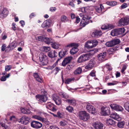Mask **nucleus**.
I'll list each match as a JSON object with an SVG mask.
<instances>
[{
	"label": "nucleus",
	"mask_w": 129,
	"mask_h": 129,
	"mask_svg": "<svg viewBox=\"0 0 129 129\" xmlns=\"http://www.w3.org/2000/svg\"><path fill=\"white\" fill-rule=\"evenodd\" d=\"M111 108L113 109L118 111H122L123 108L120 105H117L115 104H112L110 105Z\"/></svg>",
	"instance_id": "nucleus-9"
},
{
	"label": "nucleus",
	"mask_w": 129,
	"mask_h": 129,
	"mask_svg": "<svg viewBox=\"0 0 129 129\" xmlns=\"http://www.w3.org/2000/svg\"><path fill=\"white\" fill-rule=\"evenodd\" d=\"M53 100L54 101H56L57 99L59 98L58 95L56 94H54L52 96Z\"/></svg>",
	"instance_id": "nucleus-43"
},
{
	"label": "nucleus",
	"mask_w": 129,
	"mask_h": 129,
	"mask_svg": "<svg viewBox=\"0 0 129 129\" xmlns=\"http://www.w3.org/2000/svg\"><path fill=\"white\" fill-rule=\"evenodd\" d=\"M82 69L80 67H79L76 69L74 72L75 75H79L82 72Z\"/></svg>",
	"instance_id": "nucleus-32"
},
{
	"label": "nucleus",
	"mask_w": 129,
	"mask_h": 129,
	"mask_svg": "<svg viewBox=\"0 0 129 129\" xmlns=\"http://www.w3.org/2000/svg\"><path fill=\"white\" fill-rule=\"evenodd\" d=\"M118 83L117 81H113L112 83H108V84L109 86L113 85L116 84Z\"/></svg>",
	"instance_id": "nucleus-55"
},
{
	"label": "nucleus",
	"mask_w": 129,
	"mask_h": 129,
	"mask_svg": "<svg viewBox=\"0 0 129 129\" xmlns=\"http://www.w3.org/2000/svg\"><path fill=\"white\" fill-rule=\"evenodd\" d=\"M33 117L34 118L38 119L42 122L44 121V118L39 116L35 115L33 116Z\"/></svg>",
	"instance_id": "nucleus-35"
},
{
	"label": "nucleus",
	"mask_w": 129,
	"mask_h": 129,
	"mask_svg": "<svg viewBox=\"0 0 129 129\" xmlns=\"http://www.w3.org/2000/svg\"><path fill=\"white\" fill-rule=\"evenodd\" d=\"M39 58L40 64L43 66L47 64L48 62V57L43 53H41L39 55Z\"/></svg>",
	"instance_id": "nucleus-3"
},
{
	"label": "nucleus",
	"mask_w": 129,
	"mask_h": 129,
	"mask_svg": "<svg viewBox=\"0 0 129 129\" xmlns=\"http://www.w3.org/2000/svg\"><path fill=\"white\" fill-rule=\"evenodd\" d=\"M103 124L99 122H96L93 124V126L95 129H102Z\"/></svg>",
	"instance_id": "nucleus-20"
},
{
	"label": "nucleus",
	"mask_w": 129,
	"mask_h": 129,
	"mask_svg": "<svg viewBox=\"0 0 129 129\" xmlns=\"http://www.w3.org/2000/svg\"><path fill=\"white\" fill-rule=\"evenodd\" d=\"M11 49L12 48L9 44L7 47H6L5 51L6 52H9Z\"/></svg>",
	"instance_id": "nucleus-53"
},
{
	"label": "nucleus",
	"mask_w": 129,
	"mask_h": 129,
	"mask_svg": "<svg viewBox=\"0 0 129 129\" xmlns=\"http://www.w3.org/2000/svg\"><path fill=\"white\" fill-rule=\"evenodd\" d=\"M66 110L70 112H72L73 110V108L72 107L69 106L66 108Z\"/></svg>",
	"instance_id": "nucleus-45"
},
{
	"label": "nucleus",
	"mask_w": 129,
	"mask_h": 129,
	"mask_svg": "<svg viewBox=\"0 0 129 129\" xmlns=\"http://www.w3.org/2000/svg\"><path fill=\"white\" fill-rule=\"evenodd\" d=\"M51 24L50 20H47L45 21L42 25V27L43 28H48L49 27Z\"/></svg>",
	"instance_id": "nucleus-25"
},
{
	"label": "nucleus",
	"mask_w": 129,
	"mask_h": 129,
	"mask_svg": "<svg viewBox=\"0 0 129 129\" xmlns=\"http://www.w3.org/2000/svg\"><path fill=\"white\" fill-rule=\"evenodd\" d=\"M72 59V57L71 56L67 57L64 58L62 62V66L63 67L66 66L67 64L71 62Z\"/></svg>",
	"instance_id": "nucleus-15"
},
{
	"label": "nucleus",
	"mask_w": 129,
	"mask_h": 129,
	"mask_svg": "<svg viewBox=\"0 0 129 129\" xmlns=\"http://www.w3.org/2000/svg\"><path fill=\"white\" fill-rule=\"evenodd\" d=\"M36 98L37 100L41 103L45 102L47 99L46 96L43 95H36Z\"/></svg>",
	"instance_id": "nucleus-12"
},
{
	"label": "nucleus",
	"mask_w": 129,
	"mask_h": 129,
	"mask_svg": "<svg viewBox=\"0 0 129 129\" xmlns=\"http://www.w3.org/2000/svg\"><path fill=\"white\" fill-rule=\"evenodd\" d=\"M107 68L110 71L112 70V67L108 64L106 65Z\"/></svg>",
	"instance_id": "nucleus-64"
},
{
	"label": "nucleus",
	"mask_w": 129,
	"mask_h": 129,
	"mask_svg": "<svg viewBox=\"0 0 129 129\" xmlns=\"http://www.w3.org/2000/svg\"><path fill=\"white\" fill-rule=\"evenodd\" d=\"M48 129H59V128L55 126H51L48 128Z\"/></svg>",
	"instance_id": "nucleus-60"
},
{
	"label": "nucleus",
	"mask_w": 129,
	"mask_h": 129,
	"mask_svg": "<svg viewBox=\"0 0 129 129\" xmlns=\"http://www.w3.org/2000/svg\"><path fill=\"white\" fill-rule=\"evenodd\" d=\"M33 76L36 79V81L40 82H42L43 81L42 78L38 75L37 73H34Z\"/></svg>",
	"instance_id": "nucleus-23"
},
{
	"label": "nucleus",
	"mask_w": 129,
	"mask_h": 129,
	"mask_svg": "<svg viewBox=\"0 0 129 129\" xmlns=\"http://www.w3.org/2000/svg\"><path fill=\"white\" fill-rule=\"evenodd\" d=\"M56 9V8L55 7H51L50 8V11L52 12H54L55 11Z\"/></svg>",
	"instance_id": "nucleus-62"
},
{
	"label": "nucleus",
	"mask_w": 129,
	"mask_h": 129,
	"mask_svg": "<svg viewBox=\"0 0 129 129\" xmlns=\"http://www.w3.org/2000/svg\"><path fill=\"white\" fill-rule=\"evenodd\" d=\"M110 26L108 25H103L101 27V28L103 30H105L109 29Z\"/></svg>",
	"instance_id": "nucleus-47"
},
{
	"label": "nucleus",
	"mask_w": 129,
	"mask_h": 129,
	"mask_svg": "<svg viewBox=\"0 0 129 129\" xmlns=\"http://www.w3.org/2000/svg\"><path fill=\"white\" fill-rule=\"evenodd\" d=\"M110 117L111 118L117 120H119L121 119L120 116L116 113H113L111 114Z\"/></svg>",
	"instance_id": "nucleus-24"
},
{
	"label": "nucleus",
	"mask_w": 129,
	"mask_h": 129,
	"mask_svg": "<svg viewBox=\"0 0 129 129\" xmlns=\"http://www.w3.org/2000/svg\"><path fill=\"white\" fill-rule=\"evenodd\" d=\"M124 107L125 109L129 112V104L126 103L124 105Z\"/></svg>",
	"instance_id": "nucleus-46"
},
{
	"label": "nucleus",
	"mask_w": 129,
	"mask_h": 129,
	"mask_svg": "<svg viewBox=\"0 0 129 129\" xmlns=\"http://www.w3.org/2000/svg\"><path fill=\"white\" fill-rule=\"evenodd\" d=\"M97 52L96 49L90 50V52L88 53L84 54L81 55L78 58L77 62L79 63L84 62L88 60L89 56L93 55Z\"/></svg>",
	"instance_id": "nucleus-1"
},
{
	"label": "nucleus",
	"mask_w": 129,
	"mask_h": 129,
	"mask_svg": "<svg viewBox=\"0 0 129 129\" xmlns=\"http://www.w3.org/2000/svg\"><path fill=\"white\" fill-rule=\"evenodd\" d=\"M21 110L22 113L24 114H29L30 113V111L29 109L26 108H23L21 109Z\"/></svg>",
	"instance_id": "nucleus-31"
},
{
	"label": "nucleus",
	"mask_w": 129,
	"mask_h": 129,
	"mask_svg": "<svg viewBox=\"0 0 129 129\" xmlns=\"http://www.w3.org/2000/svg\"><path fill=\"white\" fill-rule=\"evenodd\" d=\"M106 3L108 5L113 6L116 5L117 3L115 1H113L111 2H107Z\"/></svg>",
	"instance_id": "nucleus-36"
},
{
	"label": "nucleus",
	"mask_w": 129,
	"mask_h": 129,
	"mask_svg": "<svg viewBox=\"0 0 129 129\" xmlns=\"http://www.w3.org/2000/svg\"><path fill=\"white\" fill-rule=\"evenodd\" d=\"M104 8L103 6L102 5L100 4V6L96 7L95 9L96 12H97L99 13H102V10Z\"/></svg>",
	"instance_id": "nucleus-26"
},
{
	"label": "nucleus",
	"mask_w": 129,
	"mask_h": 129,
	"mask_svg": "<svg viewBox=\"0 0 129 129\" xmlns=\"http://www.w3.org/2000/svg\"><path fill=\"white\" fill-rule=\"evenodd\" d=\"M56 107V106L50 102H48L46 104V107L47 108L52 110L53 111H56V110L55 108Z\"/></svg>",
	"instance_id": "nucleus-18"
},
{
	"label": "nucleus",
	"mask_w": 129,
	"mask_h": 129,
	"mask_svg": "<svg viewBox=\"0 0 129 129\" xmlns=\"http://www.w3.org/2000/svg\"><path fill=\"white\" fill-rule=\"evenodd\" d=\"M75 1V0H70L69 5L71 6L72 7H75V5L73 3Z\"/></svg>",
	"instance_id": "nucleus-51"
},
{
	"label": "nucleus",
	"mask_w": 129,
	"mask_h": 129,
	"mask_svg": "<svg viewBox=\"0 0 129 129\" xmlns=\"http://www.w3.org/2000/svg\"><path fill=\"white\" fill-rule=\"evenodd\" d=\"M67 51L66 50H62L60 51L58 54L59 57L61 58H62L67 54Z\"/></svg>",
	"instance_id": "nucleus-27"
},
{
	"label": "nucleus",
	"mask_w": 129,
	"mask_h": 129,
	"mask_svg": "<svg viewBox=\"0 0 129 129\" xmlns=\"http://www.w3.org/2000/svg\"><path fill=\"white\" fill-rule=\"evenodd\" d=\"M102 113L104 115H106L110 114V108L107 107H102L101 109Z\"/></svg>",
	"instance_id": "nucleus-16"
},
{
	"label": "nucleus",
	"mask_w": 129,
	"mask_h": 129,
	"mask_svg": "<svg viewBox=\"0 0 129 129\" xmlns=\"http://www.w3.org/2000/svg\"><path fill=\"white\" fill-rule=\"evenodd\" d=\"M12 49H13L16 47V45H15V43L12 42L9 44Z\"/></svg>",
	"instance_id": "nucleus-54"
},
{
	"label": "nucleus",
	"mask_w": 129,
	"mask_h": 129,
	"mask_svg": "<svg viewBox=\"0 0 129 129\" xmlns=\"http://www.w3.org/2000/svg\"><path fill=\"white\" fill-rule=\"evenodd\" d=\"M9 11L6 8H4L2 11L0 13V17L1 18H4L6 17L8 15Z\"/></svg>",
	"instance_id": "nucleus-17"
},
{
	"label": "nucleus",
	"mask_w": 129,
	"mask_h": 129,
	"mask_svg": "<svg viewBox=\"0 0 129 129\" xmlns=\"http://www.w3.org/2000/svg\"><path fill=\"white\" fill-rule=\"evenodd\" d=\"M74 46V47L70 51V53L71 54L74 55L78 51V49L77 48L78 47V45L75 43H72L67 45L66 47H72Z\"/></svg>",
	"instance_id": "nucleus-4"
},
{
	"label": "nucleus",
	"mask_w": 129,
	"mask_h": 129,
	"mask_svg": "<svg viewBox=\"0 0 129 129\" xmlns=\"http://www.w3.org/2000/svg\"><path fill=\"white\" fill-rule=\"evenodd\" d=\"M42 48L43 51L46 52L49 51L51 49L50 47H49L43 46Z\"/></svg>",
	"instance_id": "nucleus-41"
},
{
	"label": "nucleus",
	"mask_w": 129,
	"mask_h": 129,
	"mask_svg": "<svg viewBox=\"0 0 129 129\" xmlns=\"http://www.w3.org/2000/svg\"><path fill=\"white\" fill-rule=\"evenodd\" d=\"M44 37L42 36H38V38L39 41H44Z\"/></svg>",
	"instance_id": "nucleus-56"
},
{
	"label": "nucleus",
	"mask_w": 129,
	"mask_h": 129,
	"mask_svg": "<svg viewBox=\"0 0 129 129\" xmlns=\"http://www.w3.org/2000/svg\"><path fill=\"white\" fill-rule=\"evenodd\" d=\"M95 63L94 59H91L89 61L87 65L85 66V68L86 69L90 70L94 67Z\"/></svg>",
	"instance_id": "nucleus-8"
},
{
	"label": "nucleus",
	"mask_w": 129,
	"mask_h": 129,
	"mask_svg": "<svg viewBox=\"0 0 129 129\" xmlns=\"http://www.w3.org/2000/svg\"><path fill=\"white\" fill-rule=\"evenodd\" d=\"M61 22H66L69 20L68 18L65 15H62L61 17Z\"/></svg>",
	"instance_id": "nucleus-33"
},
{
	"label": "nucleus",
	"mask_w": 129,
	"mask_h": 129,
	"mask_svg": "<svg viewBox=\"0 0 129 129\" xmlns=\"http://www.w3.org/2000/svg\"><path fill=\"white\" fill-rule=\"evenodd\" d=\"M126 66L125 65L123 66L122 69L121 71V72L122 73H123L124 71L126 69Z\"/></svg>",
	"instance_id": "nucleus-63"
},
{
	"label": "nucleus",
	"mask_w": 129,
	"mask_h": 129,
	"mask_svg": "<svg viewBox=\"0 0 129 129\" xmlns=\"http://www.w3.org/2000/svg\"><path fill=\"white\" fill-rule=\"evenodd\" d=\"M95 72H96L94 70H93L90 73L89 75L90 76L92 77H95Z\"/></svg>",
	"instance_id": "nucleus-49"
},
{
	"label": "nucleus",
	"mask_w": 129,
	"mask_h": 129,
	"mask_svg": "<svg viewBox=\"0 0 129 129\" xmlns=\"http://www.w3.org/2000/svg\"><path fill=\"white\" fill-rule=\"evenodd\" d=\"M106 53L104 52L99 54L98 56V60L100 62H102L105 60V58L106 56Z\"/></svg>",
	"instance_id": "nucleus-19"
},
{
	"label": "nucleus",
	"mask_w": 129,
	"mask_h": 129,
	"mask_svg": "<svg viewBox=\"0 0 129 129\" xmlns=\"http://www.w3.org/2000/svg\"><path fill=\"white\" fill-rule=\"evenodd\" d=\"M102 34V32L100 30H95L92 33V37L98 38L101 36Z\"/></svg>",
	"instance_id": "nucleus-21"
},
{
	"label": "nucleus",
	"mask_w": 129,
	"mask_h": 129,
	"mask_svg": "<svg viewBox=\"0 0 129 129\" xmlns=\"http://www.w3.org/2000/svg\"><path fill=\"white\" fill-rule=\"evenodd\" d=\"M93 44V47L95 46L98 44V41L97 40H93L91 41Z\"/></svg>",
	"instance_id": "nucleus-50"
},
{
	"label": "nucleus",
	"mask_w": 129,
	"mask_h": 129,
	"mask_svg": "<svg viewBox=\"0 0 129 129\" xmlns=\"http://www.w3.org/2000/svg\"><path fill=\"white\" fill-rule=\"evenodd\" d=\"M67 123V122L65 120H63L59 122V124L61 126H64L66 125Z\"/></svg>",
	"instance_id": "nucleus-44"
},
{
	"label": "nucleus",
	"mask_w": 129,
	"mask_h": 129,
	"mask_svg": "<svg viewBox=\"0 0 129 129\" xmlns=\"http://www.w3.org/2000/svg\"><path fill=\"white\" fill-rule=\"evenodd\" d=\"M124 121H119L117 123V126L119 128H122L124 126Z\"/></svg>",
	"instance_id": "nucleus-38"
},
{
	"label": "nucleus",
	"mask_w": 129,
	"mask_h": 129,
	"mask_svg": "<svg viewBox=\"0 0 129 129\" xmlns=\"http://www.w3.org/2000/svg\"><path fill=\"white\" fill-rule=\"evenodd\" d=\"M89 8L88 7H82L81 9V11L83 13H86L88 11Z\"/></svg>",
	"instance_id": "nucleus-42"
},
{
	"label": "nucleus",
	"mask_w": 129,
	"mask_h": 129,
	"mask_svg": "<svg viewBox=\"0 0 129 129\" xmlns=\"http://www.w3.org/2000/svg\"><path fill=\"white\" fill-rule=\"evenodd\" d=\"M57 117L61 118L63 117V115L59 112H57Z\"/></svg>",
	"instance_id": "nucleus-59"
},
{
	"label": "nucleus",
	"mask_w": 129,
	"mask_h": 129,
	"mask_svg": "<svg viewBox=\"0 0 129 129\" xmlns=\"http://www.w3.org/2000/svg\"><path fill=\"white\" fill-rule=\"evenodd\" d=\"M85 47L88 49L92 48L93 47L91 41H87L86 43Z\"/></svg>",
	"instance_id": "nucleus-28"
},
{
	"label": "nucleus",
	"mask_w": 129,
	"mask_h": 129,
	"mask_svg": "<svg viewBox=\"0 0 129 129\" xmlns=\"http://www.w3.org/2000/svg\"><path fill=\"white\" fill-rule=\"evenodd\" d=\"M106 122L108 124H109L111 125L115 123L114 121H113L112 119L110 118L107 119L106 120Z\"/></svg>",
	"instance_id": "nucleus-37"
},
{
	"label": "nucleus",
	"mask_w": 129,
	"mask_h": 129,
	"mask_svg": "<svg viewBox=\"0 0 129 129\" xmlns=\"http://www.w3.org/2000/svg\"><path fill=\"white\" fill-rule=\"evenodd\" d=\"M57 53L55 51H51L48 54V55L49 57L51 58H53L57 56Z\"/></svg>",
	"instance_id": "nucleus-22"
},
{
	"label": "nucleus",
	"mask_w": 129,
	"mask_h": 129,
	"mask_svg": "<svg viewBox=\"0 0 129 129\" xmlns=\"http://www.w3.org/2000/svg\"><path fill=\"white\" fill-rule=\"evenodd\" d=\"M128 24V20L126 18H123L121 19L118 21V25L120 26H123Z\"/></svg>",
	"instance_id": "nucleus-11"
},
{
	"label": "nucleus",
	"mask_w": 129,
	"mask_h": 129,
	"mask_svg": "<svg viewBox=\"0 0 129 129\" xmlns=\"http://www.w3.org/2000/svg\"><path fill=\"white\" fill-rule=\"evenodd\" d=\"M59 95L61 97L65 99H67L69 97L68 95L65 93H60Z\"/></svg>",
	"instance_id": "nucleus-40"
},
{
	"label": "nucleus",
	"mask_w": 129,
	"mask_h": 129,
	"mask_svg": "<svg viewBox=\"0 0 129 129\" xmlns=\"http://www.w3.org/2000/svg\"><path fill=\"white\" fill-rule=\"evenodd\" d=\"M89 16H86L82 18L81 21L80 23V25L82 27L85 26L86 25L89 23V20L91 18Z\"/></svg>",
	"instance_id": "nucleus-7"
},
{
	"label": "nucleus",
	"mask_w": 129,
	"mask_h": 129,
	"mask_svg": "<svg viewBox=\"0 0 129 129\" xmlns=\"http://www.w3.org/2000/svg\"><path fill=\"white\" fill-rule=\"evenodd\" d=\"M6 45L5 44H3L2 46L1 50L3 51L5 50L6 49Z\"/></svg>",
	"instance_id": "nucleus-57"
},
{
	"label": "nucleus",
	"mask_w": 129,
	"mask_h": 129,
	"mask_svg": "<svg viewBox=\"0 0 129 129\" xmlns=\"http://www.w3.org/2000/svg\"><path fill=\"white\" fill-rule=\"evenodd\" d=\"M54 101L56 105H60L61 102V101L60 98Z\"/></svg>",
	"instance_id": "nucleus-48"
},
{
	"label": "nucleus",
	"mask_w": 129,
	"mask_h": 129,
	"mask_svg": "<svg viewBox=\"0 0 129 129\" xmlns=\"http://www.w3.org/2000/svg\"><path fill=\"white\" fill-rule=\"evenodd\" d=\"M78 116L79 118L84 121H87L90 118L89 114L85 111H80L78 113Z\"/></svg>",
	"instance_id": "nucleus-2"
},
{
	"label": "nucleus",
	"mask_w": 129,
	"mask_h": 129,
	"mask_svg": "<svg viewBox=\"0 0 129 129\" xmlns=\"http://www.w3.org/2000/svg\"><path fill=\"white\" fill-rule=\"evenodd\" d=\"M120 41L119 39H115L110 41L107 42L106 43L105 45L107 47H111L119 44Z\"/></svg>",
	"instance_id": "nucleus-6"
},
{
	"label": "nucleus",
	"mask_w": 129,
	"mask_h": 129,
	"mask_svg": "<svg viewBox=\"0 0 129 129\" xmlns=\"http://www.w3.org/2000/svg\"><path fill=\"white\" fill-rule=\"evenodd\" d=\"M66 102L74 106L76 105V102L74 100L68 99L66 100Z\"/></svg>",
	"instance_id": "nucleus-30"
},
{
	"label": "nucleus",
	"mask_w": 129,
	"mask_h": 129,
	"mask_svg": "<svg viewBox=\"0 0 129 129\" xmlns=\"http://www.w3.org/2000/svg\"><path fill=\"white\" fill-rule=\"evenodd\" d=\"M31 125L33 127L37 128H40L42 126L41 123L36 121H33L31 123Z\"/></svg>",
	"instance_id": "nucleus-13"
},
{
	"label": "nucleus",
	"mask_w": 129,
	"mask_h": 129,
	"mask_svg": "<svg viewBox=\"0 0 129 129\" xmlns=\"http://www.w3.org/2000/svg\"><path fill=\"white\" fill-rule=\"evenodd\" d=\"M10 120L12 121H15L17 120V119L15 116L13 115L10 117Z\"/></svg>",
	"instance_id": "nucleus-52"
},
{
	"label": "nucleus",
	"mask_w": 129,
	"mask_h": 129,
	"mask_svg": "<svg viewBox=\"0 0 129 129\" xmlns=\"http://www.w3.org/2000/svg\"><path fill=\"white\" fill-rule=\"evenodd\" d=\"M124 32V28H120L112 30L111 33V35L112 36H117L123 34Z\"/></svg>",
	"instance_id": "nucleus-5"
},
{
	"label": "nucleus",
	"mask_w": 129,
	"mask_h": 129,
	"mask_svg": "<svg viewBox=\"0 0 129 129\" xmlns=\"http://www.w3.org/2000/svg\"><path fill=\"white\" fill-rule=\"evenodd\" d=\"M86 108L88 112L92 114H94L97 112L94 107L89 104L87 105Z\"/></svg>",
	"instance_id": "nucleus-10"
},
{
	"label": "nucleus",
	"mask_w": 129,
	"mask_h": 129,
	"mask_svg": "<svg viewBox=\"0 0 129 129\" xmlns=\"http://www.w3.org/2000/svg\"><path fill=\"white\" fill-rule=\"evenodd\" d=\"M75 79L74 78L67 79L65 81V83L67 84H69L72 81H74Z\"/></svg>",
	"instance_id": "nucleus-39"
},
{
	"label": "nucleus",
	"mask_w": 129,
	"mask_h": 129,
	"mask_svg": "<svg viewBox=\"0 0 129 129\" xmlns=\"http://www.w3.org/2000/svg\"><path fill=\"white\" fill-rule=\"evenodd\" d=\"M127 7V5L126 3H123L121 6V8L122 9L125 8Z\"/></svg>",
	"instance_id": "nucleus-61"
},
{
	"label": "nucleus",
	"mask_w": 129,
	"mask_h": 129,
	"mask_svg": "<svg viewBox=\"0 0 129 129\" xmlns=\"http://www.w3.org/2000/svg\"><path fill=\"white\" fill-rule=\"evenodd\" d=\"M29 118L28 117L23 116L18 120L19 122L24 124H26L29 122Z\"/></svg>",
	"instance_id": "nucleus-14"
},
{
	"label": "nucleus",
	"mask_w": 129,
	"mask_h": 129,
	"mask_svg": "<svg viewBox=\"0 0 129 129\" xmlns=\"http://www.w3.org/2000/svg\"><path fill=\"white\" fill-rule=\"evenodd\" d=\"M44 42L46 44H48L53 42V40L51 38L45 37L44 39Z\"/></svg>",
	"instance_id": "nucleus-29"
},
{
	"label": "nucleus",
	"mask_w": 129,
	"mask_h": 129,
	"mask_svg": "<svg viewBox=\"0 0 129 129\" xmlns=\"http://www.w3.org/2000/svg\"><path fill=\"white\" fill-rule=\"evenodd\" d=\"M51 45L52 47L55 49H58L59 48V46H60V45L58 43L55 42L52 43Z\"/></svg>",
	"instance_id": "nucleus-34"
},
{
	"label": "nucleus",
	"mask_w": 129,
	"mask_h": 129,
	"mask_svg": "<svg viewBox=\"0 0 129 129\" xmlns=\"http://www.w3.org/2000/svg\"><path fill=\"white\" fill-rule=\"evenodd\" d=\"M11 68V66L10 65H8L5 67V70L6 71H8L10 70Z\"/></svg>",
	"instance_id": "nucleus-58"
}]
</instances>
